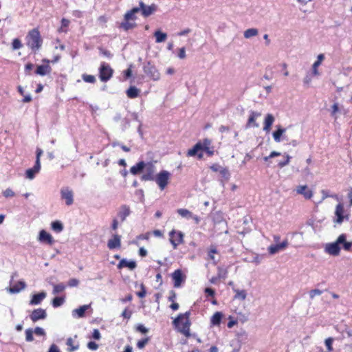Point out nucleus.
<instances>
[{"label":"nucleus","instance_id":"20e7f679","mask_svg":"<svg viewBox=\"0 0 352 352\" xmlns=\"http://www.w3.org/2000/svg\"><path fill=\"white\" fill-rule=\"evenodd\" d=\"M346 235L344 234H340L337 240L333 243H327L324 250L327 253L332 256H338L340 252V245L344 242Z\"/></svg>","mask_w":352,"mask_h":352},{"label":"nucleus","instance_id":"412c9836","mask_svg":"<svg viewBox=\"0 0 352 352\" xmlns=\"http://www.w3.org/2000/svg\"><path fill=\"white\" fill-rule=\"evenodd\" d=\"M40 170H41V164L35 163L34 166L32 168H29L25 171L26 178H28L29 179H33L35 177L37 173H38Z\"/></svg>","mask_w":352,"mask_h":352},{"label":"nucleus","instance_id":"473e14b6","mask_svg":"<svg viewBox=\"0 0 352 352\" xmlns=\"http://www.w3.org/2000/svg\"><path fill=\"white\" fill-rule=\"evenodd\" d=\"M154 36L155 37V42L157 43L165 41L167 38V34L160 30H156L154 33Z\"/></svg>","mask_w":352,"mask_h":352},{"label":"nucleus","instance_id":"e433bc0d","mask_svg":"<svg viewBox=\"0 0 352 352\" xmlns=\"http://www.w3.org/2000/svg\"><path fill=\"white\" fill-rule=\"evenodd\" d=\"M135 23H131L129 21H124V22L121 23L119 25L120 28L123 29L125 31H127L130 29L133 28L135 26Z\"/></svg>","mask_w":352,"mask_h":352},{"label":"nucleus","instance_id":"c03bdc74","mask_svg":"<svg viewBox=\"0 0 352 352\" xmlns=\"http://www.w3.org/2000/svg\"><path fill=\"white\" fill-rule=\"evenodd\" d=\"M70 21L65 18H63L61 20V26L59 28V32H66V30L65 28H67L69 25Z\"/></svg>","mask_w":352,"mask_h":352},{"label":"nucleus","instance_id":"f3484780","mask_svg":"<svg viewBox=\"0 0 352 352\" xmlns=\"http://www.w3.org/2000/svg\"><path fill=\"white\" fill-rule=\"evenodd\" d=\"M121 246V236L114 234L113 238L109 239L107 242V247L110 250L120 248Z\"/></svg>","mask_w":352,"mask_h":352},{"label":"nucleus","instance_id":"0eeeda50","mask_svg":"<svg viewBox=\"0 0 352 352\" xmlns=\"http://www.w3.org/2000/svg\"><path fill=\"white\" fill-rule=\"evenodd\" d=\"M144 72L153 80H158L160 78V74L157 68L150 62H147L143 66Z\"/></svg>","mask_w":352,"mask_h":352},{"label":"nucleus","instance_id":"b1692460","mask_svg":"<svg viewBox=\"0 0 352 352\" xmlns=\"http://www.w3.org/2000/svg\"><path fill=\"white\" fill-rule=\"evenodd\" d=\"M26 284L24 281L20 280L16 284L7 289L10 294H16L25 289Z\"/></svg>","mask_w":352,"mask_h":352},{"label":"nucleus","instance_id":"1a4fd4ad","mask_svg":"<svg viewBox=\"0 0 352 352\" xmlns=\"http://www.w3.org/2000/svg\"><path fill=\"white\" fill-rule=\"evenodd\" d=\"M170 235V241L173 245V248L176 249L178 245L184 242V234L180 231L172 230L169 233Z\"/></svg>","mask_w":352,"mask_h":352},{"label":"nucleus","instance_id":"c85d7f7f","mask_svg":"<svg viewBox=\"0 0 352 352\" xmlns=\"http://www.w3.org/2000/svg\"><path fill=\"white\" fill-rule=\"evenodd\" d=\"M52 69L49 65H38L36 70V74L41 76H45L50 73Z\"/></svg>","mask_w":352,"mask_h":352},{"label":"nucleus","instance_id":"864d4df0","mask_svg":"<svg viewBox=\"0 0 352 352\" xmlns=\"http://www.w3.org/2000/svg\"><path fill=\"white\" fill-rule=\"evenodd\" d=\"M204 151H205L208 156H212L214 155V146L210 145L209 146L204 147L201 148V152L203 153Z\"/></svg>","mask_w":352,"mask_h":352},{"label":"nucleus","instance_id":"9b49d317","mask_svg":"<svg viewBox=\"0 0 352 352\" xmlns=\"http://www.w3.org/2000/svg\"><path fill=\"white\" fill-rule=\"evenodd\" d=\"M60 195L63 199L65 200V204L70 206L74 202V194L69 188H63L60 190Z\"/></svg>","mask_w":352,"mask_h":352},{"label":"nucleus","instance_id":"6e6552de","mask_svg":"<svg viewBox=\"0 0 352 352\" xmlns=\"http://www.w3.org/2000/svg\"><path fill=\"white\" fill-rule=\"evenodd\" d=\"M144 170L145 173L142 175L141 179L142 181H153L155 177V166L154 164L152 162L146 163Z\"/></svg>","mask_w":352,"mask_h":352},{"label":"nucleus","instance_id":"39448f33","mask_svg":"<svg viewBox=\"0 0 352 352\" xmlns=\"http://www.w3.org/2000/svg\"><path fill=\"white\" fill-rule=\"evenodd\" d=\"M170 177V173L167 170H162L155 175L154 180L158 185L159 188L162 190L168 184Z\"/></svg>","mask_w":352,"mask_h":352},{"label":"nucleus","instance_id":"a19ab883","mask_svg":"<svg viewBox=\"0 0 352 352\" xmlns=\"http://www.w3.org/2000/svg\"><path fill=\"white\" fill-rule=\"evenodd\" d=\"M65 302V298L63 297H55L52 300V306L54 307H58L61 306Z\"/></svg>","mask_w":352,"mask_h":352},{"label":"nucleus","instance_id":"f704fd0d","mask_svg":"<svg viewBox=\"0 0 352 352\" xmlns=\"http://www.w3.org/2000/svg\"><path fill=\"white\" fill-rule=\"evenodd\" d=\"M258 34V31L256 28H250L244 32V37L245 38H250L255 36Z\"/></svg>","mask_w":352,"mask_h":352},{"label":"nucleus","instance_id":"bb28decb","mask_svg":"<svg viewBox=\"0 0 352 352\" xmlns=\"http://www.w3.org/2000/svg\"><path fill=\"white\" fill-rule=\"evenodd\" d=\"M344 206L342 204H338L336 206L335 214L337 217V219L336 221L338 223H341L344 220Z\"/></svg>","mask_w":352,"mask_h":352},{"label":"nucleus","instance_id":"0e129e2a","mask_svg":"<svg viewBox=\"0 0 352 352\" xmlns=\"http://www.w3.org/2000/svg\"><path fill=\"white\" fill-rule=\"evenodd\" d=\"M33 332L37 336H45V332L44 329L39 327H36L34 329V330L33 331Z\"/></svg>","mask_w":352,"mask_h":352},{"label":"nucleus","instance_id":"6ab92c4d","mask_svg":"<svg viewBox=\"0 0 352 352\" xmlns=\"http://www.w3.org/2000/svg\"><path fill=\"white\" fill-rule=\"evenodd\" d=\"M276 127L277 130L273 133V138L274 141L276 142H280L281 141V137H283V140H288V138L286 135H283L286 129L281 127L280 126H276Z\"/></svg>","mask_w":352,"mask_h":352},{"label":"nucleus","instance_id":"37998d69","mask_svg":"<svg viewBox=\"0 0 352 352\" xmlns=\"http://www.w3.org/2000/svg\"><path fill=\"white\" fill-rule=\"evenodd\" d=\"M25 340L27 342H32L34 340V337H33V330L30 328L29 329H27L25 331Z\"/></svg>","mask_w":352,"mask_h":352},{"label":"nucleus","instance_id":"338daca9","mask_svg":"<svg viewBox=\"0 0 352 352\" xmlns=\"http://www.w3.org/2000/svg\"><path fill=\"white\" fill-rule=\"evenodd\" d=\"M79 284V280L76 278H71L68 281V285L69 287H77Z\"/></svg>","mask_w":352,"mask_h":352},{"label":"nucleus","instance_id":"423d86ee","mask_svg":"<svg viewBox=\"0 0 352 352\" xmlns=\"http://www.w3.org/2000/svg\"><path fill=\"white\" fill-rule=\"evenodd\" d=\"M113 69L111 67L105 63H102L99 68V78L102 82H107L112 77Z\"/></svg>","mask_w":352,"mask_h":352},{"label":"nucleus","instance_id":"c756f323","mask_svg":"<svg viewBox=\"0 0 352 352\" xmlns=\"http://www.w3.org/2000/svg\"><path fill=\"white\" fill-rule=\"evenodd\" d=\"M233 292L235 293V295L234 296V299H239L241 300H244L247 297V292L245 290L242 289H238L235 287L232 288Z\"/></svg>","mask_w":352,"mask_h":352},{"label":"nucleus","instance_id":"8fccbe9b","mask_svg":"<svg viewBox=\"0 0 352 352\" xmlns=\"http://www.w3.org/2000/svg\"><path fill=\"white\" fill-rule=\"evenodd\" d=\"M285 157L286 159L283 161H280L278 164V165L280 168H283V167L287 166V164H289V163L291 156H289L288 154H285Z\"/></svg>","mask_w":352,"mask_h":352},{"label":"nucleus","instance_id":"2eb2a0df","mask_svg":"<svg viewBox=\"0 0 352 352\" xmlns=\"http://www.w3.org/2000/svg\"><path fill=\"white\" fill-rule=\"evenodd\" d=\"M172 278L174 281V287H180L182 282H184L185 280V277L183 275L181 270H176L172 274Z\"/></svg>","mask_w":352,"mask_h":352},{"label":"nucleus","instance_id":"cd10ccee","mask_svg":"<svg viewBox=\"0 0 352 352\" xmlns=\"http://www.w3.org/2000/svg\"><path fill=\"white\" fill-rule=\"evenodd\" d=\"M145 166L146 163L144 161H141L130 168V173L133 175H136L142 172Z\"/></svg>","mask_w":352,"mask_h":352},{"label":"nucleus","instance_id":"3c124183","mask_svg":"<svg viewBox=\"0 0 352 352\" xmlns=\"http://www.w3.org/2000/svg\"><path fill=\"white\" fill-rule=\"evenodd\" d=\"M227 270L223 267H218V273L217 276L220 278H225L227 275Z\"/></svg>","mask_w":352,"mask_h":352},{"label":"nucleus","instance_id":"79ce46f5","mask_svg":"<svg viewBox=\"0 0 352 352\" xmlns=\"http://www.w3.org/2000/svg\"><path fill=\"white\" fill-rule=\"evenodd\" d=\"M98 50H99L100 55H102L104 57H107L109 59H110L113 57V54L109 50H108L107 49H104L102 47H99Z\"/></svg>","mask_w":352,"mask_h":352},{"label":"nucleus","instance_id":"f8f14e48","mask_svg":"<svg viewBox=\"0 0 352 352\" xmlns=\"http://www.w3.org/2000/svg\"><path fill=\"white\" fill-rule=\"evenodd\" d=\"M47 317L46 311L42 308L34 309L30 316L31 320L34 322L45 319Z\"/></svg>","mask_w":352,"mask_h":352},{"label":"nucleus","instance_id":"7ed1b4c3","mask_svg":"<svg viewBox=\"0 0 352 352\" xmlns=\"http://www.w3.org/2000/svg\"><path fill=\"white\" fill-rule=\"evenodd\" d=\"M211 144L212 141L208 138H205L203 140V141L198 142L192 148L189 149L187 152V156H197L198 159L201 160L204 157V154L201 152V148L209 146Z\"/></svg>","mask_w":352,"mask_h":352},{"label":"nucleus","instance_id":"72a5a7b5","mask_svg":"<svg viewBox=\"0 0 352 352\" xmlns=\"http://www.w3.org/2000/svg\"><path fill=\"white\" fill-rule=\"evenodd\" d=\"M139 12V9L137 8V7L133 8L131 10L128 11L124 14V20L125 21H129V20H133L135 19V14L138 13Z\"/></svg>","mask_w":352,"mask_h":352},{"label":"nucleus","instance_id":"a18cd8bd","mask_svg":"<svg viewBox=\"0 0 352 352\" xmlns=\"http://www.w3.org/2000/svg\"><path fill=\"white\" fill-rule=\"evenodd\" d=\"M219 173L222 177L225 179L228 180L230 176L229 170L227 168L222 167V168L219 170Z\"/></svg>","mask_w":352,"mask_h":352},{"label":"nucleus","instance_id":"2f4dec72","mask_svg":"<svg viewBox=\"0 0 352 352\" xmlns=\"http://www.w3.org/2000/svg\"><path fill=\"white\" fill-rule=\"evenodd\" d=\"M223 314L221 312L217 311L211 317L210 322L214 326L219 325L222 319Z\"/></svg>","mask_w":352,"mask_h":352},{"label":"nucleus","instance_id":"5701e85b","mask_svg":"<svg viewBox=\"0 0 352 352\" xmlns=\"http://www.w3.org/2000/svg\"><path fill=\"white\" fill-rule=\"evenodd\" d=\"M38 239L41 242H46L50 245L53 244L54 242L52 235L44 230L40 232Z\"/></svg>","mask_w":352,"mask_h":352},{"label":"nucleus","instance_id":"7c9ffc66","mask_svg":"<svg viewBox=\"0 0 352 352\" xmlns=\"http://www.w3.org/2000/svg\"><path fill=\"white\" fill-rule=\"evenodd\" d=\"M140 92V89H138L137 87L135 86H131L126 90V95L129 98H135L139 96Z\"/></svg>","mask_w":352,"mask_h":352},{"label":"nucleus","instance_id":"e2e57ef3","mask_svg":"<svg viewBox=\"0 0 352 352\" xmlns=\"http://www.w3.org/2000/svg\"><path fill=\"white\" fill-rule=\"evenodd\" d=\"M338 110H339L338 104V103H334L332 105V107H331V114L335 118H337L336 114L338 111Z\"/></svg>","mask_w":352,"mask_h":352},{"label":"nucleus","instance_id":"6e6d98bb","mask_svg":"<svg viewBox=\"0 0 352 352\" xmlns=\"http://www.w3.org/2000/svg\"><path fill=\"white\" fill-rule=\"evenodd\" d=\"M237 322H241V323H244L248 320V317L245 314H239L236 318Z\"/></svg>","mask_w":352,"mask_h":352},{"label":"nucleus","instance_id":"5fc2aeb1","mask_svg":"<svg viewBox=\"0 0 352 352\" xmlns=\"http://www.w3.org/2000/svg\"><path fill=\"white\" fill-rule=\"evenodd\" d=\"M12 45L13 50H19L22 47L21 42L19 38H14Z\"/></svg>","mask_w":352,"mask_h":352},{"label":"nucleus","instance_id":"4d7b16f0","mask_svg":"<svg viewBox=\"0 0 352 352\" xmlns=\"http://www.w3.org/2000/svg\"><path fill=\"white\" fill-rule=\"evenodd\" d=\"M217 252V251L215 248L210 249V251L208 252V257L213 261L214 264L217 263V262L214 256V254H216Z\"/></svg>","mask_w":352,"mask_h":352},{"label":"nucleus","instance_id":"603ef678","mask_svg":"<svg viewBox=\"0 0 352 352\" xmlns=\"http://www.w3.org/2000/svg\"><path fill=\"white\" fill-rule=\"evenodd\" d=\"M333 342V339L332 338H328L325 340V345L327 346L328 352H331L333 351L332 344Z\"/></svg>","mask_w":352,"mask_h":352},{"label":"nucleus","instance_id":"a211bd4d","mask_svg":"<svg viewBox=\"0 0 352 352\" xmlns=\"http://www.w3.org/2000/svg\"><path fill=\"white\" fill-rule=\"evenodd\" d=\"M296 190L298 194L302 195L306 199H309L313 197V192L309 190L306 185L297 186Z\"/></svg>","mask_w":352,"mask_h":352},{"label":"nucleus","instance_id":"c9c22d12","mask_svg":"<svg viewBox=\"0 0 352 352\" xmlns=\"http://www.w3.org/2000/svg\"><path fill=\"white\" fill-rule=\"evenodd\" d=\"M51 226L52 230L57 233L60 232L63 230V226L59 221H53Z\"/></svg>","mask_w":352,"mask_h":352},{"label":"nucleus","instance_id":"13d9d810","mask_svg":"<svg viewBox=\"0 0 352 352\" xmlns=\"http://www.w3.org/2000/svg\"><path fill=\"white\" fill-rule=\"evenodd\" d=\"M36 153V155L35 163L41 164L40 159H41V155H43V151L41 148H37Z\"/></svg>","mask_w":352,"mask_h":352},{"label":"nucleus","instance_id":"ddd939ff","mask_svg":"<svg viewBox=\"0 0 352 352\" xmlns=\"http://www.w3.org/2000/svg\"><path fill=\"white\" fill-rule=\"evenodd\" d=\"M131 210L129 206L123 204L121 205L118 211V217L122 222L124 221L131 214Z\"/></svg>","mask_w":352,"mask_h":352},{"label":"nucleus","instance_id":"bf43d9fd","mask_svg":"<svg viewBox=\"0 0 352 352\" xmlns=\"http://www.w3.org/2000/svg\"><path fill=\"white\" fill-rule=\"evenodd\" d=\"M5 197H11L14 196V192L11 188H7L3 192Z\"/></svg>","mask_w":352,"mask_h":352},{"label":"nucleus","instance_id":"680f3d73","mask_svg":"<svg viewBox=\"0 0 352 352\" xmlns=\"http://www.w3.org/2000/svg\"><path fill=\"white\" fill-rule=\"evenodd\" d=\"M322 292L318 289H312L309 292V296L311 298H314L316 296H319L322 294Z\"/></svg>","mask_w":352,"mask_h":352},{"label":"nucleus","instance_id":"49530a36","mask_svg":"<svg viewBox=\"0 0 352 352\" xmlns=\"http://www.w3.org/2000/svg\"><path fill=\"white\" fill-rule=\"evenodd\" d=\"M82 79L86 82L94 83L96 81V78L94 76L89 75V74H83Z\"/></svg>","mask_w":352,"mask_h":352},{"label":"nucleus","instance_id":"aec40b11","mask_svg":"<svg viewBox=\"0 0 352 352\" xmlns=\"http://www.w3.org/2000/svg\"><path fill=\"white\" fill-rule=\"evenodd\" d=\"M47 294L45 292H41L38 294H34L30 301V305H40L41 302L46 298Z\"/></svg>","mask_w":352,"mask_h":352},{"label":"nucleus","instance_id":"dca6fc26","mask_svg":"<svg viewBox=\"0 0 352 352\" xmlns=\"http://www.w3.org/2000/svg\"><path fill=\"white\" fill-rule=\"evenodd\" d=\"M246 127H258L259 124L256 122V119L261 116V113L257 111H250Z\"/></svg>","mask_w":352,"mask_h":352},{"label":"nucleus","instance_id":"09e8293b","mask_svg":"<svg viewBox=\"0 0 352 352\" xmlns=\"http://www.w3.org/2000/svg\"><path fill=\"white\" fill-rule=\"evenodd\" d=\"M272 67L271 66H267L266 67V74L264 75L263 78L266 80H271L272 78Z\"/></svg>","mask_w":352,"mask_h":352},{"label":"nucleus","instance_id":"9d476101","mask_svg":"<svg viewBox=\"0 0 352 352\" xmlns=\"http://www.w3.org/2000/svg\"><path fill=\"white\" fill-rule=\"evenodd\" d=\"M137 8L139 9V12H142L144 17H148L156 11L157 6L154 3L151 6H146L143 1H140L139 7H137Z\"/></svg>","mask_w":352,"mask_h":352},{"label":"nucleus","instance_id":"58836bf2","mask_svg":"<svg viewBox=\"0 0 352 352\" xmlns=\"http://www.w3.org/2000/svg\"><path fill=\"white\" fill-rule=\"evenodd\" d=\"M66 344L67 346H69L70 347V348H68V349H67L69 352H72L74 351L78 350L79 348L78 344H76V345L73 344V339L72 338H67Z\"/></svg>","mask_w":352,"mask_h":352},{"label":"nucleus","instance_id":"a878e982","mask_svg":"<svg viewBox=\"0 0 352 352\" xmlns=\"http://www.w3.org/2000/svg\"><path fill=\"white\" fill-rule=\"evenodd\" d=\"M274 117L272 114L268 113L266 115L264 120L263 131L268 133L271 129V126L274 122Z\"/></svg>","mask_w":352,"mask_h":352},{"label":"nucleus","instance_id":"f03ea898","mask_svg":"<svg viewBox=\"0 0 352 352\" xmlns=\"http://www.w3.org/2000/svg\"><path fill=\"white\" fill-rule=\"evenodd\" d=\"M43 40L37 29L30 30L26 36L27 45L34 52L38 50L42 45Z\"/></svg>","mask_w":352,"mask_h":352},{"label":"nucleus","instance_id":"ea45409f","mask_svg":"<svg viewBox=\"0 0 352 352\" xmlns=\"http://www.w3.org/2000/svg\"><path fill=\"white\" fill-rule=\"evenodd\" d=\"M65 289V285L64 283H61L57 285H54V289H53V294H57L63 291H64Z\"/></svg>","mask_w":352,"mask_h":352},{"label":"nucleus","instance_id":"f257e3e1","mask_svg":"<svg viewBox=\"0 0 352 352\" xmlns=\"http://www.w3.org/2000/svg\"><path fill=\"white\" fill-rule=\"evenodd\" d=\"M190 314V311H188L184 314H179L173 322L177 331L187 338L190 336V327L191 322L189 318Z\"/></svg>","mask_w":352,"mask_h":352},{"label":"nucleus","instance_id":"4c0bfd02","mask_svg":"<svg viewBox=\"0 0 352 352\" xmlns=\"http://www.w3.org/2000/svg\"><path fill=\"white\" fill-rule=\"evenodd\" d=\"M177 213L182 217L186 218L188 219H190L192 217V212L187 209L180 208L177 210Z\"/></svg>","mask_w":352,"mask_h":352},{"label":"nucleus","instance_id":"4468645a","mask_svg":"<svg viewBox=\"0 0 352 352\" xmlns=\"http://www.w3.org/2000/svg\"><path fill=\"white\" fill-rule=\"evenodd\" d=\"M288 241L287 240H285L283 242L280 243H277L275 245H271L268 248V252L270 254H275L277 252L285 250L288 246Z\"/></svg>","mask_w":352,"mask_h":352},{"label":"nucleus","instance_id":"774afa93","mask_svg":"<svg viewBox=\"0 0 352 352\" xmlns=\"http://www.w3.org/2000/svg\"><path fill=\"white\" fill-rule=\"evenodd\" d=\"M48 352H60L59 348L56 344H53L50 346Z\"/></svg>","mask_w":352,"mask_h":352},{"label":"nucleus","instance_id":"69168bd1","mask_svg":"<svg viewBox=\"0 0 352 352\" xmlns=\"http://www.w3.org/2000/svg\"><path fill=\"white\" fill-rule=\"evenodd\" d=\"M131 315H132V311H130V310H128V309H125L121 316L124 318H126V319H129L131 317Z\"/></svg>","mask_w":352,"mask_h":352},{"label":"nucleus","instance_id":"052dcab7","mask_svg":"<svg viewBox=\"0 0 352 352\" xmlns=\"http://www.w3.org/2000/svg\"><path fill=\"white\" fill-rule=\"evenodd\" d=\"M136 331L142 333H146L148 329L142 324H138L136 327Z\"/></svg>","mask_w":352,"mask_h":352},{"label":"nucleus","instance_id":"de8ad7c7","mask_svg":"<svg viewBox=\"0 0 352 352\" xmlns=\"http://www.w3.org/2000/svg\"><path fill=\"white\" fill-rule=\"evenodd\" d=\"M149 338H145L139 340L137 343V347L140 349H143L149 341Z\"/></svg>","mask_w":352,"mask_h":352},{"label":"nucleus","instance_id":"393cba45","mask_svg":"<svg viewBox=\"0 0 352 352\" xmlns=\"http://www.w3.org/2000/svg\"><path fill=\"white\" fill-rule=\"evenodd\" d=\"M137 265L134 261H127L125 258L122 259L118 264V268L121 269L122 267H128L131 270H134Z\"/></svg>","mask_w":352,"mask_h":352},{"label":"nucleus","instance_id":"4be33fe9","mask_svg":"<svg viewBox=\"0 0 352 352\" xmlns=\"http://www.w3.org/2000/svg\"><path fill=\"white\" fill-rule=\"evenodd\" d=\"M90 307L89 305H85L80 306L79 308L75 309L72 311V316L74 318H82L85 316V311Z\"/></svg>","mask_w":352,"mask_h":352}]
</instances>
